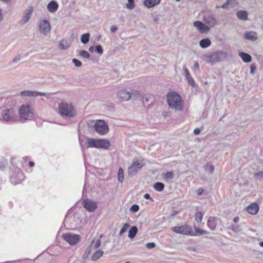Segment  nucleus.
<instances>
[{"instance_id": "f257e3e1", "label": "nucleus", "mask_w": 263, "mask_h": 263, "mask_svg": "<svg viewBox=\"0 0 263 263\" xmlns=\"http://www.w3.org/2000/svg\"><path fill=\"white\" fill-rule=\"evenodd\" d=\"M227 57V53L222 50L208 52L202 54L201 59L211 65L220 63L224 61Z\"/></svg>"}, {"instance_id": "f03ea898", "label": "nucleus", "mask_w": 263, "mask_h": 263, "mask_svg": "<svg viewBox=\"0 0 263 263\" xmlns=\"http://www.w3.org/2000/svg\"><path fill=\"white\" fill-rule=\"evenodd\" d=\"M167 103L169 107L175 111L182 109V103L181 97L176 92H170L167 95Z\"/></svg>"}, {"instance_id": "7ed1b4c3", "label": "nucleus", "mask_w": 263, "mask_h": 263, "mask_svg": "<svg viewBox=\"0 0 263 263\" xmlns=\"http://www.w3.org/2000/svg\"><path fill=\"white\" fill-rule=\"evenodd\" d=\"M60 114L66 118H73L76 115V111L73 106L67 103L63 102L59 105Z\"/></svg>"}, {"instance_id": "20e7f679", "label": "nucleus", "mask_w": 263, "mask_h": 263, "mask_svg": "<svg viewBox=\"0 0 263 263\" xmlns=\"http://www.w3.org/2000/svg\"><path fill=\"white\" fill-rule=\"evenodd\" d=\"M88 147L107 149L110 146V142L106 139H96L88 138L87 139Z\"/></svg>"}, {"instance_id": "39448f33", "label": "nucleus", "mask_w": 263, "mask_h": 263, "mask_svg": "<svg viewBox=\"0 0 263 263\" xmlns=\"http://www.w3.org/2000/svg\"><path fill=\"white\" fill-rule=\"evenodd\" d=\"M15 112L12 108L0 109V120L10 122L15 120Z\"/></svg>"}, {"instance_id": "423d86ee", "label": "nucleus", "mask_w": 263, "mask_h": 263, "mask_svg": "<svg viewBox=\"0 0 263 263\" xmlns=\"http://www.w3.org/2000/svg\"><path fill=\"white\" fill-rule=\"evenodd\" d=\"M33 112L29 106L23 105L19 109V116L21 120H31L33 117Z\"/></svg>"}, {"instance_id": "0eeeda50", "label": "nucleus", "mask_w": 263, "mask_h": 263, "mask_svg": "<svg viewBox=\"0 0 263 263\" xmlns=\"http://www.w3.org/2000/svg\"><path fill=\"white\" fill-rule=\"evenodd\" d=\"M172 230L177 234L190 236L193 235V232L192 231L191 227L187 224L173 227Z\"/></svg>"}, {"instance_id": "6e6552de", "label": "nucleus", "mask_w": 263, "mask_h": 263, "mask_svg": "<svg viewBox=\"0 0 263 263\" xmlns=\"http://www.w3.org/2000/svg\"><path fill=\"white\" fill-rule=\"evenodd\" d=\"M95 130L100 135H105L108 132L107 124L104 120H97L95 124Z\"/></svg>"}, {"instance_id": "1a4fd4ad", "label": "nucleus", "mask_w": 263, "mask_h": 263, "mask_svg": "<svg viewBox=\"0 0 263 263\" xmlns=\"http://www.w3.org/2000/svg\"><path fill=\"white\" fill-rule=\"evenodd\" d=\"M62 237L64 240L70 245L78 243L80 240V235L76 234L65 233L62 235Z\"/></svg>"}, {"instance_id": "9d476101", "label": "nucleus", "mask_w": 263, "mask_h": 263, "mask_svg": "<svg viewBox=\"0 0 263 263\" xmlns=\"http://www.w3.org/2000/svg\"><path fill=\"white\" fill-rule=\"evenodd\" d=\"M143 166L141 161L134 160L133 163L128 168V173L129 176L135 175Z\"/></svg>"}, {"instance_id": "9b49d317", "label": "nucleus", "mask_w": 263, "mask_h": 263, "mask_svg": "<svg viewBox=\"0 0 263 263\" xmlns=\"http://www.w3.org/2000/svg\"><path fill=\"white\" fill-rule=\"evenodd\" d=\"M139 93L137 91H134L131 93L126 90H121L117 93V97L118 99L120 101H128L133 96Z\"/></svg>"}, {"instance_id": "f8f14e48", "label": "nucleus", "mask_w": 263, "mask_h": 263, "mask_svg": "<svg viewBox=\"0 0 263 263\" xmlns=\"http://www.w3.org/2000/svg\"><path fill=\"white\" fill-rule=\"evenodd\" d=\"M82 204L86 210L90 212H94L97 208L96 202L89 199H84Z\"/></svg>"}, {"instance_id": "ddd939ff", "label": "nucleus", "mask_w": 263, "mask_h": 263, "mask_svg": "<svg viewBox=\"0 0 263 263\" xmlns=\"http://www.w3.org/2000/svg\"><path fill=\"white\" fill-rule=\"evenodd\" d=\"M50 25L48 21L46 20H42L40 22L39 30L40 32L44 34L47 35L50 31Z\"/></svg>"}, {"instance_id": "4468645a", "label": "nucleus", "mask_w": 263, "mask_h": 263, "mask_svg": "<svg viewBox=\"0 0 263 263\" xmlns=\"http://www.w3.org/2000/svg\"><path fill=\"white\" fill-rule=\"evenodd\" d=\"M194 26L201 33L207 32L209 30V28L206 25L198 21L194 22Z\"/></svg>"}, {"instance_id": "2eb2a0df", "label": "nucleus", "mask_w": 263, "mask_h": 263, "mask_svg": "<svg viewBox=\"0 0 263 263\" xmlns=\"http://www.w3.org/2000/svg\"><path fill=\"white\" fill-rule=\"evenodd\" d=\"M21 96H29V97H37V96H46L44 92L25 90L21 92Z\"/></svg>"}, {"instance_id": "dca6fc26", "label": "nucleus", "mask_w": 263, "mask_h": 263, "mask_svg": "<svg viewBox=\"0 0 263 263\" xmlns=\"http://www.w3.org/2000/svg\"><path fill=\"white\" fill-rule=\"evenodd\" d=\"M233 232L236 233V236L240 239H243L246 234L245 233L241 232V229L239 228L238 226H232L230 228Z\"/></svg>"}, {"instance_id": "f3484780", "label": "nucleus", "mask_w": 263, "mask_h": 263, "mask_svg": "<svg viewBox=\"0 0 263 263\" xmlns=\"http://www.w3.org/2000/svg\"><path fill=\"white\" fill-rule=\"evenodd\" d=\"M258 211L259 206L256 203H251L247 208V211L252 215L257 214Z\"/></svg>"}, {"instance_id": "a211bd4d", "label": "nucleus", "mask_w": 263, "mask_h": 263, "mask_svg": "<svg viewBox=\"0 0 263 263\" xmlns=\"http://www.w3.org/2000/svg\"><path fill=\"white\" fill-rule=\"evenodd\" d=\"M33 12V7L29 6L24 12V15L23 16V21L24 23L27 22L31 17V14Z\"/></svg>"}, {"instance_id": "6ab92c4d", "label": "nucleus", "mask_w": 263, "mask_h": 263, "mask_svg": "<svg viewBox=\"0 0 263 263\" xmlns=\"http://www.w3.org/2000/svg\"><path fill=\"white\" fill-rule=\"evenodd\" d=\"M71 43L66 39H63L59 42V48L63 50H67L71 46Z\"/></svg>"}, {"instance_id": "aec40b11", "label": "nucleus", "mask_w": 263, "mask_h": 263, "mask_svg": "<svg viewBox=\"0 0 263 263\" xmlns=\"http://www.w3.org/2000/svg\"><path fill=\"white\" fill-rule=\"evenodd\" d=\"M243 36L245 39L252 41H256L257 39V33L254 31L246 32Z\"/></svg>"}, {"instance_id": "412c9836", "label": "nucleus", "mask_w": 263, "mask_h": 263, "mask_svg": "<svg viewBox=\"0 0 263 263\" xmlns=\"http://www.w3.org/2000/svg\"><path fill=\"white\" fill-rule=\"evenodd\" d=\"M184 69L185 72V77L189 83L190 84V85H192L193 87H196V85L195 84V82L193 78L191 76L187 68L185 67Z\"/></svg>"}, {"instance_id": "4be33fe9", "label": "nucleus", "mask_w": 263, "mask_h": 263, "mask_svg": "<svg viewBox=\"0 0 263 263\" xmlns=\"http://www.w3.org/2000/svg\"><path fill=\"white\" fill-rule=\"evenodd\" d=\"M207 226L211 230H215L217 226V222L216 221L215 217H210L208 220Z\"/></svg>"}, {"instance_id": "5701e85b", "label": "nucleus", "mask_w": 263, "mask_h": 263, "mask_svg": "<svg viewBox=\"0 0 263 263\" xmlns=\"http://www.w3.org/2000/svg\"><path fill=\"white\" fill-rule=\"evenodd\" d=\"M58 4L54 1H51L47 5V9L50 12L53 13L58 9Z\"/></svg>"}, {"instance_id": "b1692460", "label": "nucleus", "mask_w": 263, "mask_h": 263, "mask_svg": "<svg viewBox=\"0 0 263 263\" xmlns=\"http://www.w3.org/2000/svg\"><path fill=\"white\" fill-rule=\"evenodd\" d=\"M160 2V0H145L143 4L146 7L150 8L159 4Z\"/></svg>"}, {"instance_id": "393cba45", "label": "nucleus", "mask_w": 263, "mask_h": 263, "mask_svg": "<svg viewBox=\"0 0 263 263\" xmlns=\"http://www.w3.org/2000/svg\"><path fill=\"white\" fill-rule=\"evenodd\" d=\"M237 17L242 21H247L248 20V13L247 11L240 10L236 12Z\"/></svg>"}, {"instance_id": "a878e982", "label": "nucleus", "mask_w": 263, "mask_h": 263, "mask_svg": "<svg viewBox=\"0 0 263 263\" xmlns=\"http://www.w3.org/2000/svg\"><path fill=\"white\" fill-rule=\"evenodd\" d=\"M204 21L206 25L211 27L215 26L217 23L216 18L212 16L204 17Z\"/></svg>"}, {"instance_id": "bb28decb", "label": "nucleus", "mask_w": 263, "mask_h": 263, "mask_svg": "<svg viewBox=\"0 0 263 263\" xmlns=\"http://www.w3.org/2000/svg\"><path fill=\"white\" fill-rule=\"evenodd\" d=\"M239 55L243 61L246 63L250 62L252 60L251 56L247 53L241 52L239 53Z\"/></svg>"}, {"instance_id": "cd10ccee", "label": "nucleus", "mask_w": 263, "mask_h": 263, "mask_svg": "<svg viewBox=\"0 0 263 263\" xmlns=\"http://www.w3.org/2000/svg\"><path fill=\"white\" fill-rule=\"evenodd\" d=\"M211 44V42L209 39H204L200 40L199 45L202 48H206L210 46Z\"/></svg>"}, {"instance_id": "c85d7f7f", "label": "nucleus", "mask_w": 263, "mask_h": 263, "mask_svg": "<svg viewBox=\"0 0 263 263\" xmlns=\"http://www.w3.org/2000/svg\"><path fill=\"white\" fill-rule=\"evenodd\" d=\"M138 232V229L136 226L132 227L128 232V237L133 239L134 238Z\"/></svg>"}, {"instance_id": "c756f323", "label": "nucleus", "mask_w": 263, "mask_h": 263, "mask_svg": "<svg viewBox=\"0 0 263 263\" xmlns=\"http://www.w3.org/2000/svg\"><path fill=\"white\" fill-rule=\"evenodd\" d=\"M196 233L193 232V235L191 236H201L208 234V232L202 229H198L196 227L194 226Z\"/></svg>"}, {"instance_id": "7c9ffc66", "label": "nucleus", "mask_w": 263, "mask_h": 263, "mask_svg": "<svg viewBox=\"0 0 263 263\" xmlns=\"http://www.w3.org/2000/svg\"><path fill=\"white\" fill-rule=\"evenodd\" d=\"M154 189L158 192H161L164 190V185L163 183L158 182L154 184Z\"/></svg>"}, {"instance_id": "2f4dec72", "label": "nucleus", "mask_w": 263, "mask_h": 263, "mask_svg": "<svg viewBox=\"0 0 263 263\" xmlns=\"http://www.w3.org/2000/svg\"><path fill=\"white\" fill-rule=\"evenodd\" d=\"M103 254V252L100 250H98L95 252L91 257V260L95 261L98 260Z\"/></svg>"}, {"instance_id": "473e14b6", "label": "nucleus", "mask_w": 263, "mask_h": 263, "mask_svg": "<svg viewBox=\"0 0 263 263\" xmlns=\"http://www.w3.org/2000/svg\"><path fill=\"white\" fill-rule=\"evenodd\" d=\"M89 39H90V33H86L81 35V41L82 43L86 44L89 42Z\"/></svg>"}, {"instance_id": "72a5a7b5", "label": "nucleus", "mask_w": 263, "mask_h": 263, "mask_svg": "<svg viewBox=\"0 0 263 263\" xmlns=\"http://www.w3.org/2000/svg\"><path fill=\"white\" fill-rule=\"evenodd\" d=\"M174 177V174L173 172H167L166 173L163 174V178L166 180H170L172 179Z\"/></svg>"}, {"instance_id": "f704fd0d", "label": "nucleus", "mask_w": 263, "mask_h": 263, "mask_svg": "<svg viewBox=\"0 0 263 263\" xmlns=\"http://www.w3.org/2000/svg\"><path fill=\"white\" fill-rule=\"evenodd\" d=\"M118 179L119 181L121 183L124 181V172L122 168H120L118 170Z\"/></svg>"}, {"instance_id": "c9c22d12", "label": "nucleus", "mask_w": 263, "mask_h": 263, "mask_svg": "<svg viewBox=\"0 0 263 263\" xmlns=\"http://www.w3.org/2000/svg\"><path fill=\"white\" fill-rule=\"evenodd\" d=\"M128 3L126 5V7L129 10H132L135 7V3L134 0H127Z\"/></svg>"}, {"instance_id": "e433bc0d", "label": "nucleus", "mask_w": 263, "mask_h": 263, "mask_svg": "<svg viewBox=\"0 0 263 263\" xmlns=\"http://www.w3.org/2000/svg\"><path fill=\"white\" fill-rule=\"evenodd\" d=\"M202 217H203V215H202V213L201 212H197L195 214V220L198 222H201L202 219Z\"/></svg>"}, {"instance_id": "4c0bfd02", "label": "nucleus", "mask_w": 263, "mask_h": 263, "mask_svg": "<svg viewBox=\"0 0 263 263\" xmlns=\"http://www.w3.org/2000/svg\"><path fill=\"white\" fill-rule=\"evenodd\" d=\"M79 54L80 56L85 59H89L90 58V54L85 50H81L79 52Z\"/></svg>"}, {"instance_id": "58836bf2", "label": "nucleus", "mask_w": 263, "mask_h": 263, "mask_svg": "<svg viewBox=\"0 0 263 263\" xmlns=\"http://www.w3.org/2000/svg\"><path fill=\"white\" fill-rule=\"evenodd\" d=\"M129 225L127 223L124 224L120 231L119 235H122V234L126 231V229L129 227Z\"/></svg>"}, {"instance_id": "ea45409f", "label": "nucleus", "mask_w": 263, "mask_h": 263, "mask_svg": "<svg viewBox=\"0 0 263 263\" xmlns=\"http://www.w3.org/2000/svg\"><path fill=\"white\" fill-rule=\"evenodd\" d=\"M72 62L76 67H80L82 66L81 62L77 59H73Z\"/></svg>"}, {"instance_id": "a19ab883", "label": "nucleus", "mask_w": 263, "mask_h": 263, "mask_svg": "<svg viewBox=\"0 0 263 263\" xmlns=\"http://www.w3.org/2000/svg\"><path fill=\"white\" fill-rule=\"evenodd\" d=\"M96 51L100 54H102L103 52V50L100 45H98L96 47Z\"/></svg>"}, {"instance_id": "79ce46f5", "label": "nucleus", "mask_w": 263, "mask_h": 263, "mask_svg": "<svg viewBox=\"0 0 263 263\" xmlns=\"http://www.w3.org/2000/svg\"><path fill=\"white\" fill-rule=\"evenodd\" d=\"M139 210V207L137 204L133 205L130 209V210L134 212H136L138 211Z\"/></svg>"}, {"instance_id": "37998d69", "label": "nucleus", "mask_w": 263, "mask_h": 263, "mask_svg": "<svg viewBox=\"0 0 263 263\" xmlns=\"http://www.w3.org/2000/svg\"><path fill=\"white\" fill-rule=\"evenodd\" d=\"M255 177L256 178H259V179H263V171L259 172L254 175Z\"/></svg>"}, {"instance_id": "c03bdc74", "label": "nucleus", "mask_w": 263, "mask_h": 263, "mask_svg": "<svg viewBox=\"0 0 263 263\" xmlns=\"http://www.w3.org/2000/svg\"><path fill=\"white\" fill-rule=\"evenodd\" d=\"M90 252H91V248L90 247H88L87 248V249L83 255V258H87L88 257V255L90 254Z\"/></svg>"}, {"instance_id": "a18cd8bd", "label": "nucleus", "mask_w": 263, "mask_h": 263, "mask_svg": "<svg viewBox=\"0 0 263 263\" xmlns=\"http://www.w3.org/2000/svg\"><path fill=\"white\" fill-rule=\"evenodd\" d=\"M155 246H156V245L154 242H148V243H146V248L149 249H153V248H155Z\"/></svg>"}, {"instance_id": "49530a36", "label": "nucleus", "mask_w": 263, "mask_h": 263, "mask_svg": "<svg viewBox=\"0 0 263 263\" xmlns=\"http://www.w3.org/2000/svg\"><path fill=\"white\" fill-rule=\"evenodd\" d=\"M101 239L100 238V239H98L96 242V243L95 245V248H98L100 245H101Z\"/></svg>"}, {"instance_id": "de8ad7c7", "label": "nucleus", "mask_w": 263, "mask_h": 263, "mask_svg": "<svg viewBox=\"0 0 263 263\" xmlns=\"http://www.w3.org/2000/svg\"><path fill=\"white\" fill-rule=\"evenodd\" d=\"M230 0H228L227 1V2L225 4H223L221 6V7L223 9H227L228 8V6L230 4Z\"/></svg>"}, {"instance_id": "09e8293b", "label": "nucleus", "mask_w": 263, "mask_h": 263, "mask_svg": "<svg viewBox=\"0 0 263 263\" xmlns=\"http://www.w3.org/2000/svg\"><path fill=\"white\" fill-rule=\"evenodd\" d=\"M117 27L116 25H112L110 27V30L112 32H115L117 30Z\"/></svg>"}, {"instance_id": "8fccbe9b", "label": "nucleus", "mask_w": 263, "mask_h": 263, "mask_svg": "<svg viewBox=\"0 0 263 263\" xmlns=\"http://www.w3.org/2000/svg\"><path fill=\"white\" fill-rule=\"evenodd\" d=\"M255 69V66L254 65L252 64L250 66V73H253L254 72Z\"/></svg>"}, {"instance_id": "3c124183", "label": "nucleus", "mask_w": 263, "mask_h": 263, "mask_svg": "<svg viewBox=\"0 0 263 263\" xmlns=\"http://www.w3.org/2000/svg\"><path fill=\"white\" fill-rule=\"evenodd\" d=\"M201 132V130L199 128H196L194 130V134L196 135L199 134Z\"/></svg>"}, {"instance_id": "603ef678", "label": "nucleus", "mask_w": 263, "mask_h": 263, "mask_svg": "<svg viewBox=\"0 0 263 263\" xmlns=\"http://www.w3.org/2000/svg\"><path fill=\"white\" fill-rule=\"evenodd\" d=\"M144 197L146 199H150L151 201H153V198L151 197V196L149 194L146 193L144 195Z\"/></svg>"}, {"instance_id": "864d4df0", "label": "nucleus", "mask_w": 263, "mask_h": 263, "mask_svg": "<svg viewBox=\"0 0 263 263\" xmlns=\"http://www.w3.org/2000/svg\"><path fill=\"white\" fill-rule=\"evenodd\" d=\"M194 68L195 69H199V65L197 62H195L194 64Z\"/></svg>"}, {"instance_id": "5fc2aeb1", "label": "nucleus", "mask_w": 263, "mask_h": 263, "mask_svg": "<svg viewBox=\"0 0 263 263\" xmlns=\"http://www.w3.org/2000/svg\"><path fill=\"white\" fill-rule=\"evenodd\" d=\"M214 170V166L213 165H210V170H209V173L210 174H212Z\"/></svg>"}, {"instance_id": "6e6d98bb", "label": "nucleus", "mask_w": 263, "mask_h": 263, "mask_svg": "<svg viewBox=\"0 0 263 263\" xmlns=\"http://www.w3.org/2000/svg\"><path fill=\"white\" fill-rule=\"evenodd\" d=\"M203 190L201 188L199 189L197 191L198 195H201L202 193H203Z\"/></svg>"}, {"instance_id": "4d7b16f0", "label": "nucleus", "mask_w": 263, "mask_h": 263, "mask_svg": "<svg viewBox=\"0 0 263 263\" xmlns=\"http://www.w3.org/2000/svg\"><path fill=\"white\" fill-rule=\"evenodd\" d=\"M20 57H15V58L13 59V62L14 63H17L18 61H20Z\"/></svg>"}, {"instance_id": "13d9d810", "label": "nucleus", "mask_w": 263, "mask_h": 263, "mask_svg": "<svg viewBox=\"0 0 263 263\" xmlns=\"http://www.w3.org/2000/svg\"><path fill=\"white\" fill-rule=\"evenodd\" d=\"M239 220V218L238 217H234V218L233 219V221L235 222H238Z\"/></svg>"}, {"instance_id": "bf43d9fd", "label": "nucleus", "mask_w": 263, "mask_h": 263, "mask_svg": "<svg viewBox=\"0 0 263 263\" xmlns=\"http://www.w3.org/2000/svg\"><path fill=\"white\" fill-rule=\"evenodd\" d=\"M187 249L191 251H196L195 248H193V247H189L187 248Z\"/></svg>"}, {"instance_id": "052dcab7", "label": "nucleus", "mask_w": 263, "mask_h": 263, "mask_svg": "<svg viewBox=\"0 0 263 263\" xmlns=\"http://www.w3.org/2000/svg\"><path fill=\"white\" fill-rule=\"evenodd\" d=\"M89 51L90 52H93L94 51V47L93 46H90L89 48Z\"/></svg>"}, {"instance_id": "680f3d73", "label": "nucleus", "mask_w": 263, "mask_h": 263, "mask_svg": "<svg viewBox=\"0 0 263 263\" xmlns=\"http://www.w3.org/2000/svg\"><path fill=\"white\" fill-rule=\"evenodd\" d=\"M3 20V16L2 12V10L0 9V22Z\"/></svg>"}, {"instance_id": "e2e57ef3", "label": "nucleus", "mask_w": 263, "mask_h": 263, "mask_svg": "<svg viewBox=\"0 0 263 263\" xmlns=\"http://www.w3.org/2000/svg\"><path fill=\"white\" fill-rule=\"evenodd\" d=\"M177 213H178L177 211H173V212H172V214H171V216H175V215H176Z\"/></svg>"}, {"instance_id": "0e129e2a", "label": "nucleus", "mask_w": 263, "mask_h": 263, "mask_svg": "<svg viewBox=\"0 0 263 263\" xmlns=\"http://www.w3.org/2000/svg\"><path fill=\"white\" fill-rule=\"evenodd\" d=\"M29 165L30 166L32 167L34 166V163L32 161H30V162H29Z\"/></svg>"}, {"instance_id": "69168bd1", "label": "nucleus", "mask_w": 263, "mask_h": 263, "mask_svg": "<svg viewBox=\"0 0 263 263\" xmlns=\"http://www.w3.org/2000/svg\"><path fill=\"white\" fill-rule=\"evenodd\" d=\"M154 20L155 22H157L158 21L159 18H157V17H155Z\"/></svg>"}, {"instance_id": "338daca9", "label": "nucleus", "mask_w": 263, "mask_h": 263, "mask_svg": "<svg viewBox=\"0 0 263 263\" xmlns=\"http://www.w3.org/2000/svg\"><path fill=\"white\" fill-rule=\"evenodd\" d=\"M259 245L261 247H263V241L262 242H260Z\"/></svg>"}, {"instance_id": "774afa93", "label": "nucleus", "mask_w": 263, "mask_h": 263, "mask_svg": "<svg viewBox=\"0 0 263 263\" xmlns=\"http://www.w3.org/2000/svg\"><path fill=\"white\" fill-rule=\"evenodd\" d=\"M2 1H4V2H8V1H9V0H2Z\"/></svg>"}]
</instances>
